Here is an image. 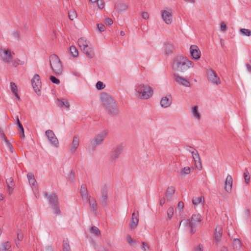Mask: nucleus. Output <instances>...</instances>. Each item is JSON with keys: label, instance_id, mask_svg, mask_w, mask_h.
<instances>
[{"label": "nucleus", "instance_id": "nucleus-1", "mask_svg": "<svg viewBox=\"0 0 251 251\" xmlns=\"http://www.w3.org/2000/svg\"><path fill=\"white\" fill-rule=\"evenodd\" d=\"M100 100L106 112L110 115L118 114L119 110L116 101L109 94L103 93L100 95Z\"/></svg>", "mask_w": 251, "mask_h": 251}, {"label": "nucleus", "instance_id": "nucleus-2", "mask_svg": "<svg viewBox=\"0 0 251 251\" xmlns=\"http://www.w3.org/2000/svg\"><path fill=\"white\" fill-rule=\"evenodd\" d=\"M193 66L194 63L187 58L178 56L174 58L172 68L175 71L183 73L192 68Z\"/></svg>", "mask_w": 251, "mask_h": 251}, {"label": "nucleus", "instance_id": "nucleus-3", "mask_svg": "<svg viewBox=\"0 0 251 251\" xmlns=\"http://www.w3.org/2000/svg\"><path fill=\"white\" fill-rule=\"evenodd\" d=\"M135 93L140 99L147 100L152 97L153 90L148 84L139 83L135 86Z\"/></svg>", "mask_w": 251, "mask_h": 251}, {"label": "nucleus", "instance_id": "nucleus-4", "mask_svg": "<svg viewBox=\"0 0 251 251\" xmlns=\"http://www.w3.org/2000/svg\"><path fill=\"white\" fill-rule=\"evenodd\" d=\"M202 220L201 216L200 214H193L191 218V220L187 219L182 220L179 224V226L181 225H186L191 230V233L194 234L196 232L195 227L196 225L201 222Z\"/></svg>", "mask_w": 251, "mask_h": 251}, {"label": "nucleus", "instance_id": "nucleus-5", "mask_svg": "<svg viewBox=\"0 0 251 251\" xmlns=\"http://www.w3.org/2000/svg\"><path fill=\"white\" fill-rule=\"evenodd\" d=\"M50 64L55 75H61L63 72L61 62L56 54H51L50 56Z\"/></svg>", "mask_w": 251, "mask_h": 251}, {"label": "nucleus", "instance_id": "nucleus-6", "mask_svg": "<svg viewBox=\"0 0 251 251\" xmlns=\"http://www.w3.org/2000/svg\"><path fill=\"white\" fill-rule=\"evenodd\" d=\"M207 78L208 81L216 85H218L221 83L220 77L218 76L217 73L211 69H209L206 71Z\"/></svg>", "mask_w": 251, "mask_h": 251}, {"label": "nucleus", "instance_id": "nucleus-7", "mask_svg": "<svg viewBox=\"0 0 251 251\" xmlns=\"http://www.w3.org/2000/svg\"><path fill=\"white\" fill-rule=\"evenodd\" d=\"M108 134V131L106 130H103L100 133L97 134L93 139V147H96L101 145L104 139Z\"/></svg>", "mask_w": 251, "mask_h": 251}, {"label": "nucleus", "instance_id": "nucleus-8", "mask_svg": "<svg viewBox=\"0 0 251 251\" xmlns=\"http://www.w3.org/2000/svg\"><path fill=\"white\" fill-rule=\"evenodd\" d=\"M108 187L106 185H103L101 187L100 203L103 206H106L108 205Z\"/></svg>", "mask_w": 251, "mask_h": 251}, {"label": "nucleus", "instance_id": "nucleus-9", "mask_svg": "<svg viewBox=\"0 0 251 251\" xmlns=\"http://www.w3.org/2000/svg\"><path fill=\"white\" fill-rule=\"evenodd\" d=\"M124 149V146L122 145H119L113 149L110 157L112 162L116 161V159L119 157L120 154L122 152Z\"/></svg>", "mask_w": 251, "mask_h": 251}, {"label": "nucleus", "instance_id": "nucleus-10", "mask_svg": "<svg viewBox=\"0 0 251 251\" xmlns=\"http://www.w3.org/2000/svg\"><path fill=\"white\" fill-rule=\"evenodd\" d=\"M45 134L50 144L55 148H58L59 142L53 131L48 129L46 131Z\"/></svg>", "mask_w": 251, "mask_h": 251}, {"label": "nucleus", "instance_id": "nucleus-11", "mask_svg": "<svg viewBox=\"0 0 251 251\" xmlns=\"http://www.w3.org/2000/svg\"><path fill=\"white\" fill-rule=\"evenodd\" d=\"M31 83L34 91L38 95H40V88H41V82L40 76L36 74L31 79Z\"/></svg>", "mask_w": 251, "mask_h": 251}, {"label": "nucleus", "instance_id": "nucleus-12", "mask_svg": "<svg viewBox=\"0 0 251 251\" xmlns=\"http://www.w3.org/2000/svg\"><path fill=\"white\" fill-rule=\"evenodd\" d=\"M1 60L5 63H9L13 58L11 52L8 50L0 49Z\"/></svg>", "mask_w": 251, "mask_h": 251}, {"label": "nucleus", "instance_id": "nucleus-13", "mask_svg": "<svg viewBox=\"0 0 251 251\" xmlns=\"http://www.w3.org/2000/svg\"><path fill=\"white\" fill-rule=\"evenodd\" d=\"M161 18L163 21L167 24H171L172 22L173 15L171 10H162L161 12Z\"/></svg>", "mask_w": 251, "mask_h": 251}, {"label": "nucleus", "instance_id": "nucleus-14", "mask_svg": "<svg viewBox=\"0 0 251 251\" xmlns=\"http://www.w3.org/2000/svg\"><path fill=\"white\" fill-rule=\"evenodd\" d=\"M190 51L192 58L195 60L199 59L201 55V51L196 45H191Z\"/></svg>", "mask_w": 251, "mask_h": 251}, {"label": "nucleus", "instance_id": "nucleus-15", "mask_svg": "<svg viewBox=\"0 0 251 251\" xmlns=\"http://www.w3.org/2000/svg\"><path fill=\"white\" fill-rule=\"evenodd\" d=\"M175 78V81L178 84L182 85L185 87H189L190 86V82L186 78L179 76L177 74L174 75Z\"/></svg>", "mask_w": 251, "mask_h": 251}, {"label": "nucleus", "instance_id": "nucleus-16", "mask_svg": "<svg viewBox=\"0 0 251 251\" xmlns=\"http://www.w3.org/2000/svg\"><path fill=\"white\" fill-rule=\"evenodd\" d=\"M172 102V98L171 95L163 97L160 100V105L162 107L167 108L169 107Z\"/></svg>", "mask_w": 251, "mask_h": 251}, {"label": "nucleus", "instance_id": "nucleus-17", "mask_svg": "<svg viewBox=\"0 0 251 251\" xmlns=\"http://www.w3.org/2000/svg\"><path fill=\"white\" fill-rule=\"evenodd\" d=\"M232 177L231 176L228 175L225 181V190L228 193H230L232 191Z\"/></svg>", "mask_w": 251, "mask_h": 251}, {"label": "nucleus", "instance_id": "nucleus-18", "mask_svg": "<svg viewBox=\"0 0 251 251\" xmlns=\"http://www.w3.org/2000/svg\"><path fill=\"white\" fill-rule=\"evenodd\" d=\"M138 222V212L137 211V213L134 212L132 214V218L130 221V227L131 228H135L137 226Z\"/></svg>", "mask_w": 251, "mask_h": 251}, {"label": "nucleus", "instance_id": "nucleus-19", "mask_svg": "<svg viewBox=\"0 0 251 251\" xmlns=\"http://www.w3.org/2000/svg\"><path fill=\"white\" fill-rule=\"evenodd\" d=\"M79 145V138L78 135L74 136L73 142L71 146V151L72 152H74Z\"/></svg>", "mask_w": 251, "mask_h": 251}, {"label": "nucleus", "instance_id": "nucleus-20", "mask_svg": "<svg viewBox=\"0 0 251 251\" xmlns=\"http://www.w3.org/2000/svg\"><path fill=\"white\" fill-rule=\"evenodd\" d=\"M86 56L89 58H92L95 56V53L92 46L90 45L85 48V50H81Z\"/></svg>", "mask_w": 251, "mask_h": 251}, {"label": "nucleus", "instance_id": "nucleus-21", "mask_svg": "<svg viewBox=\"0 0 251 251\" xmlns=\"http://www.w3.org/2000/svg\"><path fill=\"white\" fill-rule=\"evenodd\" d=\"M77 43L81 50H85V48L91 45L88 41L83 37L79 38Z\"/></svg>", "mask_w": 251, "mask_h": 251}, {"label": "nucleus", "instance_id": "nucleus-22", "mask_svg": "<svg viewBox=\"0 0 251 251\" xmlns=\"http://www.w3.org/2000/svg\"><path fill=\"white\" fill-rule=\"evenodd\" d=\"M88 200L91 210L94 213H96L97 211V203L96 200L93 198H90L89 199H88Z\"/></svg>", "mask_w": 251, "mask_h": 251}, {"label": "nucleus", "instance_id": "nucleus-23", "mask_svg": "<svg viewBox=\"0 0 251 251\" xmlns=\"http://www.w3.org/2000/svg\"><path fill=\"white\" fill-rule=\"evenodd\" d=\"M191 154L195 163H197V162H198L200 163V167L197 166L198 169L200 170H201L202 166L201 162V158L198 151H191Z\"/></svg>", "mask_w": 251, "mask_h": 251}, {"label": "nucleus", "instance_id": "nucleus-24", "mask_svg": "<svg viewBox=\"0 0 251 251\" xmlns=\"http://www.w3.org/2000/svg\"><path fill=\"white\" fill-rule=\"evenodd\" d=\"M50 203L52 206L58 204V197L55 194H52L48 196Z\"/></svg>", "mask_w": 251, "mask_h": 251}, {"label": "nucleus", "instance_id": "nucleus-25", "mask_svg": "<svg viewBox=\"0 0 251 251\" xmlns=\"http://www.w3.org/2000/svg\"><path fill=\"white\" fill-rule=\"evenodd\" d=\"M115 8L119 12L125 11L128 9V5L125 3L120 2L115 5Z\"/></svg>", "mask_w": 251, "mask_h": 251}, {"label": "nucleus", "instance_id": "nucleus-26", "mask_svg": "<svg viewBox=\"0 0 251 251\" xmlns=\"http://www.w3.org/2000/svg\"><path fill=\"white\" fill-rule=\"evenodd\" d=\"M80 193L82 197V200L83 201H88V193L86 187L84 185L81 186Z\"/></svg>", "mask_w": 251, "mask_h": 251}, {"label": "nucleus", "instance_id": "nucleus-27", "mask_svg": "<svg viewBox=\"0 0 251 251\" xmlns=\"http://www.w3.org/2000/svg\"><path fill=\"white\" fill-rule=\"evenodd\" d=\"M10 87L12 93L15 96L17 100H20V98L18 94V88L16 84L14 82H11Z\"/></svg>", "mask_w": 251, "mask_h": 251}, {"label": "nucleus", "instance_id": "nucleus-28", "mask_svg": "<svg viewBox=\"0 0 251 251\" xmlns=\"http://www.w3.org/2000/svg\"><path fill=\"white\" fill-rule=\"evenodd\" d=\"M27 177L29 184L32 186H36V181L34 175L32 173H28L27 174Z\"/></svg>", "mask_w": 251, "mask_h": 251}, {"label": "nucleus", "instance_id": "nucleus-29", "mask_svg": "<svg viewBox=\"0 0 251 251\" xmlns=\"http://www.w3.org/2000/svg\"><path fill=\"white\" fill-rule=\"evenodd\" d=\"M175 192V189L173 186L169 187L166 191V198L170 200L171 199V196L174 194Z\"/></svg>", "mask_w": 251, "mask_h": 251}, {"label": "nucleus", "instance_id": "nucleus-30", "mask_svg": "<svg viewBox=\"0 0 251 251\" xmlns=\"http://www.w3.org/2000/svg\"><path fill=\"white\" fill-rule=\"evenodd\" d=\"M201 202H202V203H204V198L203 196L194 197L192 199L193 204L195 205L200 204Z\"/></svg>", "mask_w": 251, "mask_h": 251}, {"label": "nucleus", "instance_id": "nucleus-31", "mask_svg": "<svg viewBox=\"0 0 251 251\" xmlns=\"http://www.w3.org/2000/svg\"><path fill=\"white\" fill-rule=\"evenodd\" d=\"M57 101V104L59 106L62 107L64 106L67 109L70 108V104L68 100H63L58 99Z\"/></svg>", "mask_w": 251, "mask_h": 251}, {"label": "nucleus", "instance_id": "nucleus-32", "mask_svg": "<svg viewBox=\"0 0 251 251\" xmlns=\"http://www.w3.org/2000/svg\"><path fill=\"white\" fill-rule=\"evenodd\" d=\"M11 248V244L9 242H6L3 243L0 246V251H8Z\"/></svg>", "mask_w": 251, "mask_h": 251}, {"label": "nucleus", "instance_id": "nucleus-33", "mask_svg": "<svg viewBox=\"0 0 251 251\" xmlns=\"http://www.w3.org/2000/svg\"><path fill=\"white\" fill-rule=\"evenodd\" d=\"M198 106H195L192 109V113L194 117H196L198 120H200L201 116L198 112Z\"/></svg>", "mask_w": 251, "mask_h": 251}, {"label": "nucleus", "instance_id": "nucleus-34", "mask_svg": "<svg viewBox=\"0 0 251 251\" xmlns=\"http://www.w3.org/2000/svg\"><path fill=\"white\" fill-rule=\"evenodd\" d=\"M90 232L92 234H94L95 235H99L100 234V231L99 229L95 226H93L90 229Z\"/></svg>", "mask_w": 251, "mask_h": 251}, {"label": "nucleus", "instance_id": "nucleus-35", "mask_svg": "<svg viewBox=\"0 0 251 251\" xmlns=\"http://www.w3.org/2000/svg\"><path fill=\"white\" fill-rule=\"evenodd\" d=\"M173 50V46L172 44L170 43H166L165 44V52L166 54H170L171 53Z\"/></svg>", "mask_w": 251, "mask_h": 251}, {"label": "nucleus", "instance_id": "nucleus-36", "mask_svg": "<svg viewBox=\"0 0 251 251\" xmlns=\"http://www.w3.org/2000/svg\"><path fill=\"white\" fill-rule=\"evenodd\" d=\"M70 53H71V55L73 57H75L78 56V51L75 47H74L73 46L70 47Z\"/></svg>", "mask_w": 251, "mask_h": 251}, {"label": "nucleus", "instance_id": "nucleus-37", "mask_svg": "<svg viewBox=\"0 0 251 251\" xmlns=\"http://www.w3.org/2000/svg\"><path fill=\"white\" fill-rule=\"evenodd\" d=\"M233 245L234 248L239 249L241 247V243L239 239H234L233 242Z\"/></svg>", "mask_w": 251, "mask_h": 251}, {"label": "nucleus", "instance_id": "nucleus-38", "mask_svg": "<svg viewBox=\"0 0 251 251\" xmlns=\"http://www.w3.org/2000/svg\"><path fill=\"white\" fill-rule=\"evenodd\" d=\"M63 251H69L70 250V246L69 244V241L67 238L64 239L63 241Z\"/></svg>", "mask_w": 251, "mask_h": 251}, {"label": "nucleus", "instance_id": "nucleus-39", "mask_svg": "<svg viewBox=\"0 0 251 251\" xmlns=\"http://www.w3.org/2000/svg\"><path fill=\"white\" fill-rule=\"evenodd\" d=\"M190 168L189 167H186L182 169L180 172V175L182 176H185L190 173Z\"/></svg>", "mask_w": 251, "mask_h": 251}, {"label": "nucleus", "instance_id": "nucleus-40", "mask_svg": "<svg viewBox=\"0 0 251 251\" xmlns=\"http://www.w3.org/2000/svg\"><path fill=\"white\" fill-rule=\"evenodd\" d=\"M223 229L221 226H217L215 229V235H222Z\"/></svg>", "mask_w": 251, "mask_h": 251}, {"label": "nucleus", "instance_id": "nucleus-41", "mask_svg": "<svg viewBox=\"0 0 251 251\" xmlns=\"http://www.w3.org/2000/svg\"><path fill=\"white\" fill-rule=\"evenodd\" d=\"M244 177L246 183L248 184L250 180V176L249 175V172L247 169H246L245 170V172L244 173Z\"/></svg>", "mask_w": 251, "mask_h": 251}, {"label": "nucleus", "instance_id": "nucleus-42", "mask_svg": "<svg viewBox=\"0 0 251 251\" xmlns=\"http://www.w3.org/2000/svg\"><path fill=\"white\" fill-rule=\"evenodd\" d=\"M6 183L7 184V187H14L15 183L12 177L8 178L6 179Z\"/></svg>", "mask_w": 251, "mask_h": 251}, {"label": "nucleus", "instance_id": "nucleus-43", "mask_svg": "<svg viewBox=\"0 0 251 251\" xmlns=\"http://www.w3.org/2000/svg\"><path fill=\"white\" fill-rule=\"evenodd\" d=\"M68 14H69V18L71 21L74 20L77 17L76 12L74 10L70 11L69 12Z\"/></svg>", "mask_w": 251, "mask_h": 251}, {"label": "nucleus", "instance_id": "nucleus-44", "mask_svg": "<svg viewBox=\"0 0 251 251\" xmlns=\"http://www.w3.org/2000/svg\"><path fill=\"white\" fill-rule=\"evenodd\" d=\"M25 64V61L20 60L19 59H15L12 62L13 66L17 67L18 65H23Z\"/></svg>", "mask_w": 251, "mask_h": 251}, {"label": "nucleus", "instance_id": "nucleus-45", "mask_svg": "<svg viewBox=\"0 0 251 251\" xmlns=\"http://www.w3.org/2000/svg\"><path fill=\"white\" fill-rule=\"evenodd\" d=\"M240 31L244 35L247 36H250L251 35V31L250 29L246 28H241L240 29Z\"/></svg>", "mask_w": 251, "mask_h": 251}, {"label": "nucleus", "instance_id": "nucleus-46", "mask_svg": "<svg viewBox=\"0 0 251 251\" xmlns=\"http://www.w3.org/2000/svg\"><path fill=\"white\" fill-rule=\"evenodd\" d=\"M174 214V208L172 207H170L167 210V216L169 219H171Z\"/></svg>", "mask_w": 251, "mask_h": 251}, {"label": "nucleus", "instance_id": "nucleus-47", "mask_svg": "<svg viewBox=\"0 0 251 251\" xmlns=\"http://www.w3.org/2000/svg\"><path fill=\"white\" fill-rule=\"evenodd\" d=\"M5 142L6 145H7V147L9 151H10V152H11V153H13L14 151V148H13V146L12 145V144L7 140H6Z\"/></svg>", "mask_w": 251, "mask_h": 251}, {"label": "nucleus", "instance_id": "nucleus-48", "mask_svg": "<svg viewBox=\"0 0 251 251\" xmlns=\"http://www.w3.org/2000/svg\"><path fill=\"white\" fill-rule=\"evenodd\" d=\"M20 126H18V130L20 132L21 138H24L25 137L24 129L22 125H20Z\"/></svg>", "mask_w": 251, "mask_h": 251}, {"label": "nucleus", "instance_id": "nucleus-49", "mask_svg": "<svg viewBox=\"0 0 251 251\" xmlns=\"http://www.w3.org/2000/svg\"><path fill=\"white\" fill-rule=\"evenodd\" d=\"M50 80L53 83L56 84H59L60 83V80L53 75L50 76Z\"/></svg>", "mask_w": 251, "mask_h": 251}, {"label": "nucleus", "instance_id": "nucleus-50", "mask_svg": "<svg viewBox=\"0 0 251 251\" xmlns=\"http://www.w3.org/2000/svg\"><path fill=\"white\" fill-rule=\"evenodd\" d=\"M105 85L103 82L101 81H98L96 84V88L98 90H101L104 88Z\"/></svg>", "mask_w": 251, "mask_h": 251}, {"label": "nucleus", "instance_id": "nucleus-51", "mask_svg": "<svg viewBox=\"0 0 251 251\" xmlns=\"http://www.w3.org/2000/svg\"><path fill=\"white\" fill-rule=\"evenodd\" d=\"M98 7L100 9H102L104 6V2L103 0H98L97 1Z\"/></svg>", "mask_w": 251, "mask_h": 251}, {"label": "nucleus", "instance_id": "nucleus-52", "mask_svg": "<svg viewBox=\"0 0 251 251\" xmlns=\"http://www.w3.org/2000/svg\"><path fill=\"white\" fill-rule=\"evenodd\" d=\"M97 28L98 30L100 32H103L105 29V26L102 24H98L97 25Z\"/></svg>", "mask_w": 251, "mask_h": 251}, {"label": "nucleus", "instance_id": "nucleus-53", "mask_svg": "<svg viewBox=\"0 0 251 251\" xmlns=\"http://www.w3.org/2000/svg\"><path fill=\"white\" fill-rule=\"evenodd\" d=\"M52 208L53 209L54 213H55L56 214H59L60 213V210L59 209L58 204L53 206Z\"/></svg>", "mask_w": 251, "mask_h": 251}, {"label": "nucleus", "instance_id": "nucleus-54", "mask_svg": "<svg viewBox=\"0 0 251 251\" xmlns=\"http://www.w3.org/2000/svg\"><path fill=\"white\" fill-rule=\"evenodd\" d=\"M69 179L72 182H74L75 181V172L73 170H72L70 173Z\"/></svg>", "mask_w": 251, "mask_h": 251}, {"label": "nucleus", "instance_id": "nucleus-55", "mask_svg": "<svg viewBox=\"0 0 251 251\" xmlns=\"http://www.w3.org/2000/svg\"><path fill=\"white\" fill-rule=\"evenodd\" d=\"M13 36L15 39H17V40H19L20 39V32L18 30L13 31Z\"/></svg>", "mask_w": 251, "mask_h": 251}, {"label": "nucleus", "instance_id": "nucleus-56", "mask_svg": "<svg viewBox=\"0 0 251 251\" xmlns=\"http://www.w3.org/2000/svg\"><path fill=\"white\" fill-rule=\"evenodd\" d=\"M194 251H203V246L199 244L195 247Z\"/></svg>", "mask_w": 251, "mask_h": 251}, {"label": "nucleus", "instance_id": "nucleus-57", "mask_svg": "<svg viewBox=\"0 0 251 251\" xmlns=\"http://www.w3.org/2000/svg\"><path fill=\"white\" fill-rule=\"evenodd\" d=\"M0 138L4 140L5 141L7 140L6 136L3 131V130L1 129H0Z\"/></svg>", "mask_w": 251, "mask_h": 251}, {"label": "nucleus", "instance_id": "nucleus-58", "mask_svg": "<svg viewBox=\"0 0 251 251\" xmlns=\"http://www.w3.org/2000/svg\"><path fill=\"white\" fill-rule=\"evenodd\" d=\"M184 206V203L183 201H180L178 202L177 207L178 208H180V212H181L182 211Z\"/></svg>", "mask_w": 251, "mask_h": 251}, {"label": "nucleus", "instance_id": "nucleus-59", "mask_svg": "<svg viewBox=\"0 0 251 251\" xmlns=\"http://www.w3.org/2000/svg\"><path fill=\"white\" fill-rule=\"evenodd\" d=\"M141 16L145 20L149 19V14L147 12H142Z\"/></svg>", "mask_w": 251, "mask_h": 251}, {"label": "nucleus", "instance_id": "nucleus-60", "mask_svg": "<svg viewBox=\"0 0 251 251\" xmlns=\"http://www.w3.org/2000/svg\"><path fill=\"white\" fill-rule=\"evenodd\" d=\"M105 23L108 25H111L112 24H113V22L112 19L108 18L105 19Z\"/></svg>", "mask_w": 251, "mask_h": 251}, {"label": "nucleus", "instance_id": "nucleus-61", "mask_svg": "<svg viewBox=\"0 0 251 251\" xmlns=\"http://www.w3.org/2000/svg\"><path fill=\"white\" fill-rule=\"evenodd\" d=\"M220 28H221V30H222V31H224V30H225L226 29V24H225L224 22H222L221 24Z\"/></svg>", "mask_w": 251, "mask_h": 251}, {"label": "nucleus", "instance_id": "nucleus-62", "mask_svg": "<svg viewBox=\"0 0 251 251\" xmlns=\"http://www.w3.org/2000/svg\"><path fill=\"white\" fill-rule=\"evenodd\" d=\"M142 245H143V247H142V249L144 250V251H146L147 249H146V247L147 249H149V246L146 244V243L144 242H142Z\"/></svg>", "mask_w": 251, "mask_h": 251}, {"label": "nucleus", "instance_id": "nucleus-63", "mask_svg": "<svg viewBox=\"0 0 251 251\" xmlns=\"http://www.w3.org/2000/svg\"><path fill=\"white\" fill-rule=\"evenodd\" d=\"M127 241L129 244H133L134 243V241L131 239V236H128Z\"/></svg>", "mask_w": 251, "mask_h": 251}, {"label": "nucleus", "instance_id": "nucleus-64", "mask_svg": "<svg viewBox=\"0 0 251 251\" xmlns=\"http://www.w3.org/2000/svg\"><path fill=\"white\" fill-rule=\"evenodd\" d=\"M43 251H52V249L50 247H47L43 250Z\"/></svg>", "mask_w": 251, "mask_h": 251}]
</instances>
